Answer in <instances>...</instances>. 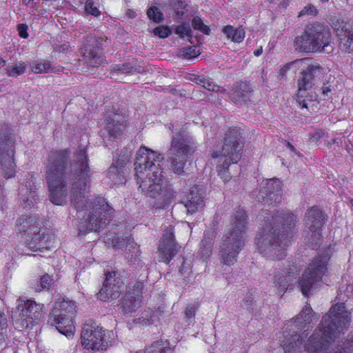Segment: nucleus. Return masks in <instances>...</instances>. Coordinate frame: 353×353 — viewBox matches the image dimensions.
I'll return each instance as SVG.
<instances>
[{"label":"nucleus","instance_id":"ddd939ff","mask_svg":"<svg viewBox=\"0 0 353 353\" xmlns=\"http://www.w3.org/2000/svg\"><path fill=\"white\" fill-rule=\"evenodd\" d=\"M114 340L112 331L103 330L95 325L85 323L81 331V343L85 348L102 350L111 345Z\"/></svg>","mask_w":353,"mask_h":353},{"label":"nucleus","instance_id":"5701e85b","mask_svg":"<svg viewBox=\"0 0 353 353\" xmlns=\"http://www.w3.org/2000/svg\"><path fill=\"white\" fill-rule=\"evenodd\" d=\"M17 227L22 236L32 234L34 231L39 230L41 227V221L39 217L34 216H22L17 219Z\"/></svg>","mask_w":353,"mask_h":353},{"label":"nucleus","instance_id":"a18cd8bd","mask_svg":"<svg viewBox=\"0 0 353 353\" xmlns=\"http://www.w3.org/2000/svg\"><path fill=\"white\" fill-rule=\"evenodd\" d=\"M176 34L181 38L187 37L188 39L192 37V32L190 26L188 24H182L178 26L175 30Z\"/></svg>","mask_w":353,"mask_h":353},{"label":"nucleus","instance_id":"0eeeda50","mask_svg":"<svg viewBox=\"0 0 353 353\" xmlns=\"http://www.w3.org/2000/svg\"><path fill=\"white\" fill-rule=\"evenodd\" d=\"M332 42L330 29L327 26L314 23L309 26L304 33L295 38L294 47L303 52H322Z\"/></svg>","mask_w":353,"mask_h":353},{"label":"nucleus","instance_id":"9b49d317","mask_svg":"<svg viewBox=\"0 0 353 353\" xmlns=\"http://www.w3.org/2000/svg\"><path fill=\"white\" fill-rule=\"evenodd\" d=\"M243 142L240 128H230L225 134L221 151H214L212 157L236 164L241 158Z\"/></svg>","mask_w":353,"mask_h":353},{"label":"nucleus","instance_id":"2eb2a0df","mask_svg":"<svg viewBox=\"0 0 353 353\" xmlns=\"http://www.w3.org/2000/svg\"><path fill=\"white\" fill-rule=\"evenodd\" d=\"M117 272L115 270H105V281L97 294L98 298L103 301L117 299L123 290V283L121 279L117 276Z\"/></svg>","mask_w":353,"mask_h":353},{"label":"nucleus","instance_id":"5fc2aeb1","mask_svg":"<svg viewBox=\"0 0 353 353\" xmlns=\"http://www.w3.org/2000/svg\"><path fill=\"white\" fill-rule=\"evenodd\" d=\"M144 288V283L141 281H136L134 283L133 288L129 292H134V295L141 298V301H142V293Z\"/></svg>","mask_w":353,"mask_h":353},{"label":"nucleus","instance_id":"4d7b16f0","mask_svg":"<svg viewBox=\"0 0 353 353\" xmlns=\"http://www.w3.org/2000/svg\"><path fill=\"white\" fill-rule=\"evenodd\" d=\"M19 35L23 39H26L28 37V26L26 24H19L17 28Z\"/></svg>","mask_w":353,"mask_h":353},{"label":"nucleus","instance_id":"0e129e2a","mask_svg":"<svg viewBox=\"0 0 353 353\" xmlns=\"http://www.w3.org/2000/svg\"><path fill=\"white\" fill-rule=\"evenodd\" d=\"M262 53H263V48H262L261 46L259 48L255 50L254 52V54L256 57L260 56Z\"/></svg>","mask_w":353,"mask_h":353},{"label":"nucleus","instance_id":"8fccbe9b","mask_svg":"<svg viewBox=\"0 0 353 353\" xmlns=\"http://www.w3.org/2000/svg\"><path fill=\"white\" fill-rule=\"evenodd\" d=\"M296 102L302 108H307V100L308 98L307 90H298L297 94H296Z\"/></svg>","mask_w":353,"mask_h":353},{"label":"nucleus","instance_id":"79ce46f5","mask_svg":"<svg viewBox=\"0 0 353 353\" xmlns=\"http://www.w3.org/2000/svg\"><path fill=\"white\" fill-rule=\"evenodd\" d=\"M158 319L157 316L150 312H144L141 316L135 319L137 323L142 325H150Z\"/></svg>","mask_w":353,"mask_h":353},{"label":"nucleus","instance_id":"2f4dec72","mask_svg":"<svg viewBox=\"0 0 353 353\" xmlns=\"http://www.w3.org/2000/svg\"><path fill=\"white\" fill-rule=\"evenodd\" d=\"M223 32L228 39L235 43H241L245 37V32L243 29L234 28L232 26H224Z\"/></svg>","mask_w":353,"mask_h":353},{"label":"nucleus","instance_id":"a19ab883","mask_svg":"<svg viewBox=\"0 0 353 353\" xmlns=\"http://www.w3.org/2000/svg\"><path fill=\"white\" fill-rule=\"evenodd\" d=\"M213 247L212 239L210 237L205 236L201 244L200 253L201 257L203 259H208L212 254Z\"/></svg>","mask_w":353,"mask_h":353},{"label":"nucleus","instance_id":"9d476101","mask_svg":"<svg viewBox=\"0 0 353 353\" xmlns=\"http://www.w3.org/2000/svg\"><path fill=\"white\" fill-rule=\"evenodd\" d=\"M329 259L328 254L316 256L299 278V288L304 296L313 293L316 285L321 281L323 276L327 270V265Z\"/></svg>","mask_w":353,"mask_h":353},{"label":"nucleus","instance_id":"e2e57ef3","mask_svg":"<svg viewBox=\"0 0 353 353\" xmlns=\"http://www.w3.org/2000/svg\"><path fill=\"white\" fill-rule=\"evenodd\" d=\"M286 145L292 152H294L296 154H297L299 157L301 156L300 152H297L296 148L290 142H287Z\"/></svg>","mask_w":353,"mask_h":353},{"label":"nucleus","instance_id":"a878e982","mask_svg":"<svg viewBox=\"0 0 353 353\" xmlns=\"http://www.w3.org/2000/svg\"><path fill=\"white\" fill-rule=\"evenodd\" d=\"M128 161L125 155H120L117 160H113L111 166L108 170V176L115 183L122 182L124 178V168Z\"/></svg>","mask_w":353,"mask_h":353},{"label":"nucleus","instance_id":"473e14b6","mask_svg":"<svg viewBox=\"0 0 353 353\" xmlns=\"http://www.w3.org/2000/svg\"><path fill=\"white\" fill-rule=\"evenodd\" d=\"M321 230L316 228H308L305 234V243L312 249L316 248L321 241Z\"/></svg>","mask_w":353,"mask_h":353},{"label":"nucleus","instance_id":"09e8293b","mask_svg":"<svg viewBox=\"0 0 353 353\" xmlns=\"http://www.w3.org/2000/svg\"><path fill=\"white\" fill-rule=\"evenodd\" d=\"M85 11L87 14L98 17L101 14V11L94 6L92 0H87L85 3Z\"/></svg>","mask_w":353,"mask_h":353},{"label":"nucleus","instance_id":"4468645a","mask_svg":"<svg viewBox=\"0 0 353 353\" xmlns=\"http://www.w3.org/2000/svg\"><path fill=\"white\" fill-rule=\"evenodd\" d=\"M14 143L12 134H0V168L6 179L14 177L16 174Z\"/></svg>","mask_w":353,"mask_h":353},{"label":"nucleus","instance_id":"c9c22d12","mask_svg":"<svg viewBox=\"0 0 353 353\" xmlns=\"http://www.w3.org/2000/svg\"><path fill=\"white\" fill-rule=\"evenodd\" d=\"M26 69V64L24 62L19 61L10 65L6 68V73L9 77H17L23 74Z\"/></svg>","mask_w":353,"mask_h":353},{"label":"nucleus","instance_id":"7ed1b4c3","mask_svg":"<svg viewBox=\"0 0 353 353\" xmlns=\"http://www.w3.org/2000/svg\"><path fill=\"white\" fill-rule=\"evenodd\" d=\"M163 157L145 146L137 153L134 162L135 176L139 188L146 196L161 201L163 207L168 205L175 196L172 185L163 181L161 160Z\"/></svg>","mask_w":353,"mask_h":353},{"label":"nucleus","instance_id":"3c124183","mask_svg":"<svg viewBox=\"0 0 353 353\" xmlns=\"http://www.w3.org/2000/svg\"><path fill=\"white\" fill-rule=\"evenodd\" d=\"M318 13V10L312 4L306 5L299 13L298 17H301L305 15H312L315 16Z\"/></svg>","mask_w":353,"mask_h":353},{"label":"nucleus","instance_id":"69168bd1","mask_svg":"<svg viewBox=\"0 0 353 353\" xmlns=\"http://www.w3.org/2000/svg\"><path fill=\"white\" fill-rule=\"evenodd\" d=\"M306 100H307V101H317V98L316 96L308 95V98Z\"/></svg>","mask_w":353,"mask_h":353},{"label":"nucleus","instance_id":"6e6552de","mask_svg":"<svg viewBox=\"0 0 353 353\" xmlns=\"http://www.w3.org/2000/svg\"><path fill=\"white\" fill-rule=\"evenodd\" d=\"M43 304L34 300L20 298L17 300L15 310L12 312V321L15 329L22 331L29 328L44 315Z\"/></svg>","mask_w":353,"mask_h":353},{"label":"nucleus","instance_id":"6e6d98bb","mask_svg":"<svg viewBox=\"0 0 353 353\" xmlns=\"http://www.w3.org/2000/svg\"><path fill=\"white\" fill-rule=\"evenodd\" d=\"M335 79H336V78L334 77H333V80L331 81V77H330L329 81H328L329 85H326L325 87H323L322 88L328 89V88H338V87H342L343 85V83L341 79L339 78L340 82L339 80H336V83H334Z\"/></svg>","mask_w":353,"mask_h":353},{"label":"nucleus","instance_id":"37998d69","mask_svg":"<svg viewBox=\"0 0 353 353\" xmlns=\"http://www.w3.org/2000/svg\"><path fill=\"white\" fill-rule=\"evenodd\" d=\"M53 283V279L52 277L46 274L41 276L40 281L37 284L36 291H41L43 290H49Z\"/></svg>","mask_w":353,"mask_h":353},{"label":"nucleus","instance_id":"20e7f679","mask_svg":"<svg viewBox=\"0 0 353 353\" xmlns=\"http://www.w3.org/2000/svg\"><path fill=\"white\" fill-rule=\"evenodd\" d=\"M350 313L345 310L343 303H337L323 316L314 332L305 342V350L317 353L325 349L336 334L343 332L349 326Z\"/></svg>","mask_w":353,"mask_h":353},{"label":"nucleus","instance_id":"423d86ee","mask_svg":"<svg viewBox=\"0 0 353 353\" xmlns=\"http://www.w3.org/2000/svg\"><path fill=\"white\" fill-rule=\"evenodd\" d=\"M196 149L194 141L188 134L183 133L174 137L167 152L169 170L176 174L184 173L188 159Z\"/></svg>","mask_w":353,"mask_h":353},{"label":"nucleus","instance_id":"393cba45","mask_svg":"<svg viewBox=\"0 0 353 353\" xmlns=\"http://www.w3.org/2000/svg\"><path fill=\"white\" fill-rule=\"evenodd\" d=\"M204 206L202 189L198 186L194 187L188 196V199L185 202V207L187 212L193 214Z\"/></svg>","mask_w":353,"mask_h":353},{"label":"nucleus","instance_id":"b1692460","mask_svg":"<svg viewBox=\"0 0 353 353\" xmlns=\"http://www.w3.org/2000/svg\"><path fill=\"white\" fill-rule=\"evenodd\" d=\"M341 29H337L340 40V48L347 52H353V26L347 23H342Z\"/></svg>","mask_w":353,"mask_h":353},{"label":"nucleus","instance_id":"c85d7f7f","mask_svg":"<svg viewBox=\"0 0 353 353\" xmlns=\"http://www.w3.org/2000/svg\"><path fill=\"white\" fill-rule=\"evenodd\" d=\"M134 294V292H128L120 301L121 307L125 314L132 313L141 306V298Z\"/></svg>","mask_w":353,"mask_h":353},{"label":"nucleus","instance_id":"bf43d9fd","mask_svg":"<svg viewBox=\"0 0 353 353\" xmlns=\"http://www.w3.org/2000/svg\"><path fill=\"white\" fill-rule=\"evenodd\" d=\"M195 312V307L192 305H189L185 309V314L187 317L192 318V316H194Z\"/></svg>","mask_w":353,"mask_h":353},{"label":"nucleus","instance_id":"13d9d810","mask_svg":"<svg viewBox=\"0 0 353 353\" xmlns=\"http://www.w3.org/2000/svg\"><path fill=\"white\" fill-rule=\"evenodd\" d=\"M7 319L3 314L0 313V335L3 334V331L7 328Z\"/></svg>","mask_w":353,"mask_h":353},{"label":"nucleus","instance_id":"aec40b11","mask_svg":"<svg viewBox=\"0 0 353 353\" xmlns=\"http://www.w3.org/2000/svg\"><path fill=\"white\" fill-rule=\"evenodd\" d=\"M307 69L301 72L297 80V88H312L316 85V77L320 74L321 68L319 65H306Z\"/></svg>","mask_w":353,"mask_h":353},{"label":"nucleus","instance_id":"c03bdc74","mask_svg":"<svg viewBox=\"0 0 353 353\" xmlns=\"http://www.w3.org/2000/svg\"><path fill=\"white\" fill-rule=\"evenodd\" d=\"M192 26L195 30H198L205 34H209L210 29L206 25H205L202 19L198 17H195L192 19Z\"/></svg>","mask_w":353,"mask_h":353},{"label":"nucleus","instance_id":"e433bc0d","mask_svg":"<svg viewBox=\"0 0 353 353\" xmlns=\"http://www.w3.org/2000/svg\"><path fill=\"white\" fill-rule=\"evenodd\" d=\"M31 71L34 74L49 72L54 70L48 61H34L30 65Z\"/></svg>","mask_w":353,"mask_h":353},{"label":"nucleus","instance_id":"412c9836","mask_svg":"<svg viewBox=\"0 0 353 353\" xmlns=\"http://www.w3.org/2000/svg\"><path fill=\"white\" fill-rule=\"evenodd\" d=\"M125 122V117L121 113L116 112L108 115L105 128L110 138L115 139L122 133Z\"/></svg>","mask_w":353,"mask_h":353},{"label":"nucleus","instance_id":"774afa93","mask_svg":"<svg viewBox=\"0 0 353 353\" xmlns=\"http://www.w3.org/2000/svg\"><path fill=\"white\" fill-rule=\"evenodd\" d=\"M6 64V61L0 57V68L3 67Z\"/></svg>","mask_w":353,"mask_h":353},{"label":"nucleus","instance_id":"f8f14e48","mask_svg":"<svg viewBox=\"0 0 353 353\" xmlns=\"http://www.w3.org/2000/svg\"><path fill=\"white\" fill-rule=\"evenodd\" d=\"M319 319V316L314 313L310 305H306L296 319L289 322L285 327L283 334L285 340V335H288V338L298 348L301 347L302 338L297 334V330H307L312 327L311 325L314 324Z\"/></svg>","mask_w":353,"mask_h":353},{"label":"nucleus","instance_id":"f704fd0d","mask_svg":"<svg viewBox=\"0 0 353 353\" xmlns=\"http://www.w3.org/2000/svg\"><path fill=\"white\" fill-rule=\"evenodd\" d=\"M145 353H173L166 341H157L147 349Z\"/></svg>","mask_w":353,"mask_h":353},{"label":"nucleus","instance_id":"052dcab7","mask_svg":"<svg viewBox=\"0 0 353 353\" xmlns=\"http://www.w3.org/2000/svg\"><path fill=\"white\" fill-rule=\"evenodd\" d=\"M243 305L245 306L246 307H250L253 303V297L251 294H248L244 299H243Z\"/></svg>","mask_w":353,"mask_h":353},{"label":"nucleus","instance_id":"39448f33","mask_svg":"<svg viewBox=\"0 0 353 353\" xmlns=\"http://www.w3.org/2000/svg\"><path fill=\"white\" fill-rule=\"evenodd\" d=\"M248 228V216L243 209H239L232 215L230 228L223 236L220 245L221 263L230 266L244 246V234Z\"/></svg>","mask_w":353,"mask_h":353},{"label":"nucleus","instance_id":"1a4fd4ad","mask_svg":"<svg viewBox=\"0 0 353 353\" xmlns=\"http://www.w3.org/2000/svg\"><path fill=\"white\" fill-rule=\"evenodd\" d=\"M74 314V303L72 301L59 299L54 303L48 322L51 325L55 326L61 334L69 338L74 334V327L72 319Z\"/></svg>","mask_w":353,"mask_h":353},{"label":"nucleus","instance_id":"f3484780","mask_svg":"<svg viewBox=\"0 0 353 353\" xmlns=\"http://www.w3.org/2000/svg\"><path fill=\"white\" fill-rule=\"evenodd\" d=\"M179 248L180 247L175 243L173 229H165L158 248L161 261L169 263L176 256Z\"/></svg>","mask_w":353,"mask_h":353},{"label":"nucleus","instance_id":"c756f323","mask_svg":"<svg viewBox=\"0 0 353 353\" xmlns=\"http://www.w3.org/2000/svg\"><path fill=\"white\" fill-rule=\"evenodd\" d=\"M308 62H310L308 58L299 59L280 66L279 78L280 79L284 78L288 71L296 72L299 70L304 69L306 68V65H308Z\"/></svg>","mask_w":353,"mask_h":353},{"label":"nucleus","instance_id":"49530a36","mask_svg":"<svg viewBox=\"0 0 353 353\" xmlns=\"http://www.w3.org/2000/svg\"><path fill=\"white\" fill-rule=\"evenodd\" d=\"M132 69V68L128 64L116 65L113 67L111 78L117 79V76L119 74L129 73L131 72Z\"/></svg>","mask_w":353,"mask_h":353},{"label":"nucleus","instance_id":"f03ea898","mask_svg":"<svg viewBox=\"0 0 353 353\" xmlns=\"http://www.w3.org/2000/svg\"><path fill=\"white\" fill-rule=\"evenodd\" d=\"M264 221L263 232L256 238L259 252L271 260H281L285 256V248L289 245L295 233L296 216L289 212L258 215Z\"/></svg>","mask_w":353,"mask_h":353},{"label":"nucleus","instance_id":"58836bf2","mask_svg":"<svg viewBox=\"0 0 353 353\" xmlns=\"http://www.w3.org/2000/svg\"><path fill=\"white\" fill-rule=\"evenodd\" d=\"M200 54V50L195 46L184 47L179 52L180 57L188 60L192 59Z\"/></svg>","mask_w":353,"mask_h":353},{"label":"nucleus","instance_id":"a211bd4d","mask_svg":"<svg viewBox=\"0 0 353 353\" xmlns=\"http://www.w3.org/2000/svg\"><path fill=\"white\" fill-rule=\"evenodd\" d=\"M281 199V181L277 179L269 180L265 187L260 190L258 201L265 204H276Z\"/></svg>","mask_w":353,"mask_h":353},{"label":"nucleus","instance_id":"7c9ffc66","mask_svg":"<svg viewBox=\"0 0 353 353\" xmlns=\"http://www.w3.org/2000/svg\"><path fill=\"white\" fill-rule=\"evenodd\" d=\"M185 78L188 80L191 85H199L203 88H208L214 87V83L212 79L205 77L203 75H196L194 74H186Z\"/></svg>","mask_w":353,"mask_h":353},{"label":"nucleus","instance_id":"338daca9","mask_svg":"<svg viewBox=\"0 0 353 353\" xmlns=\"http://www.w3.org/2000/svg\"><path fill=\"white\" fill-rule=\"evenodd\" d=\"M173 91V94H179L181 96H183L184 95L183 93L181 92V90H176V89H174V90H172Z\"/></svg>","mask_w":353,"mask_h":353},{"label":"nucleus","instance_id":"dca6fc26","mask_svg":"<svg viewBox=\"0 0 353 353\" xmlns=\"http://www.w3.org/2000/svg\"><path fill=\"white\" fill-rule=\"evenodd\" d=\"M26 176L25 183L19 188V202L22 208L30 209L38 203L39 199L33 174L28 173Z\"/></svg>","mask_w":353,"mask_h":353},{"label":"nucleus","instance_id":"864d4df0","mask_svg":"<svg viewBox=\"0 0 353 353\" xmlns=\"http://www.w3.org/2000/svg\"><path fill=\"white\" fill-rule=\"evenodd\" d=\"M285 340L283 341V347L284 350V353H295L298 348L297 346H295L291 341H290V339L288 338V335H285Z\"/></svg>","mask_w":353,"mask_h":353},{"label":"nucleus","instance_id":"f257e3e1","mask_svg":"<svg viewBox=\"0 0 353 353\" xmlns=\"http://www.w3.org/2000/svg\"><path fill=\"white\" fill-rule=\"evenodd\" d=\"M69 149L51 151L45 166L46 180L50 192V201L62 205L67 203L70 190V203L83 216L84 221L78 225L79 235L99 231L112 219L114 209L104 198L97 197L93 201L86 195L91 184L92 171L88 163L86 150L79 147L70 159Z\"/></svg>","mask_w":353,"mask_h":353},{"label":"nucleus","instance_id":"de8ad7c7","mask_svg":"<svg viewBox=\"0 0 353 353\" xmlns=\"http://www.w3.org/2000/svg\"><path fill=\"white\" fill-rule=\"evenodd\" d=\"M148 17L156 22H160L163 20V14L160 12L159 9L157 7H151L147 12Z\"/></svg>","mask_w":353,"mask_h":353},{"label":"nucleus","instance_id":"6ab92c4d","mask_svg":"<svg viewBox=\"0 0 353 353\" xmlns=\"http://www.w3.org/2000/svg\"><path fill=\"white\" fill-rule=\"evenodd\" d=\"M297 274L298 271L295 266L275 273L274 283L275 288L278 290L277 293L279 295H283L289 286L296 280Z\"/></svg>","mask_w":353,"mask_h":353},{"label":"nucleus","instance_id":"603ef678","mask_svg":"<svg viewBox=\"0 0 353 353\" xmlns=\"http://www.w3.org/2000/svg\"><path fill=\"white\" fill-rule=\"evenodd\" d=\"M153 32L160 38H166L171 34V30L168 26H159L154 29Z\"/></svg>","mask_w":353,"mask_h":353},{"label":"nucleus","instance_id":"4be33fe9","mask_svg":"<svg viewBox=\"0 0 353 353\" xmlns=\"http://www.w3.org/2000/svg\"><path fill=\"white\" fill-rule=\"evenodd\" d=\"M28 247L33 250H42L48 249L49 246L48 240L46 237V229L39 228V230L34 231L32 234L26 236Z\"/></svg>","mask_w":353,"mask_h":353},{"label":"nucleus","instance_id":"680f3d73","mask_svg":"<svg viewBox=\"0 0 353 353\" xmlns=\"http://www.w3.org/2000/svg\"><path fill=\"white\" fill-rule=\"evenodd\" d=\"M330 353H349V352L342 346H338L332 352Z\"/></svg>","mask_w":353,"mask_h":353},{"label":"nucleus","instance_id":"cd10ccee","mask_svg":"<svg viewBox=\"0 0 353 353\" xmlns=\"http://www.w3.org/2000/svg\"><path fill=\"white\" fill-rule=\"evenodd\" d=\"M81 50L83 57L88 65L98 67L103 63V53L100 48L91 46H85Z\"/></svg>","mask_w":353,"mask_h":353},{"label":"nucleus","instance_id":"ea45409f","mask_svg":"<svg viewBox=\"0 0 353 353\" xmlns=\"http://www.w3.org/2000/svg\"><path fill=\"white\" fill-rule=\"evenodd\" d=\"M230 93L232 100L236 103H241L250 98V90H232Z\"/></svg>","mask_w":353,"mask_h":353},{"label":"nucleus","instance_id":"4c0bfd02","mask_svg":"<svg viewBox=\"0 0 353 353\" xmlns=\"http://www.w3.org/2000/svg\"><path fill=\"white\" fill-rule=\"evenodd\" d=\"M232 163H230L228 161H221L218 159L216 167L218 174L224 182L228 181L231 179V175L228 171L229 166Z\"/></svg>","mask_w":353,"mask_h":353},{"label":"nucleus","instance_id":"72a5a7b5","mask_svg":"<svg viewBox=\"0 0 353 353\" xmlns=\"http://www.w3.org/2000/svg\"><path fill=\"white\" fill-rule=\"evenodd\" d=\"M125 246L130 253H132L131 256H134L135 259L140 255V250L137 243L131 236H125L123 238L119 245L114 244V247L120 248V246Z\"/></svg>","mask_w":353,"mask_h":353},{"label":"nucleus","instance_id":"bb28decb","mask_svg":"<svg viewBox=\"0 0 353 353\" xmlns=\"http://www.w3.org/2000/svg\"><path fill=\"white\" fill-rule=\"evenodd\" d=\"M305 221L307 228L321 230L325 223V216L319 208L313 206L306 212Z\"/></svg>","mask_w":353,"mask_h":353}]
</instances>
